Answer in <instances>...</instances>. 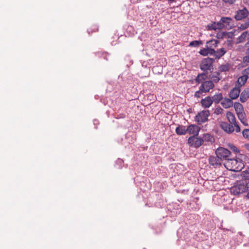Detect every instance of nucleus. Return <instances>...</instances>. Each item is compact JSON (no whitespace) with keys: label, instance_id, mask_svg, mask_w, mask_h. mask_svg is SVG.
<instances>
[{"label":"nucleus","instance_id":"nucleus-40","mask_svg":"<svg viewBox=\"0 0 249 249\" xmlns=\"http://www.w3.org/2000/svg\"><path fill=\"white\" fill-rule=\"evenodd\" d=\"M249 63V56H248L247 54L246 56H244L243 58V62L241 64H243L242 66V67H245L248 65Z\"/></svg>","mask_w":249,"mask_h":249},{"label":"nucleus","instance_id":"nucleus-50","mask_svg":"<svg viewBox=\"0 0 249 249\" xmlns=\"http://www.w3.org/2000/svg\"><path fill=\"white\" fill-rule=\"evenodd\" d=\"M233 34V32L231 31L230 32H226V37L228 38H231L232 35Z\"/></svg>","mask_w":249,"mask_h":249},{"label":"nucleus","instance_id":"nucleus-64","mask_svg":"<svg viewBox=\"0 0 249 249\" xmlns=\"http://www.w3.org/2000/svg\"><path fill=\"white\" fill-rule=\"evenodd\" d=\"M209 44H210V45L213 44L214 45V42L210 43Z\"/></svg>","mask_w":249,"mask_h":249},{"label":"nucleus","instance_id":"nucleus-34","mask_svg":"<svg viewBox=\"0 0 249 249\" xmlns=\"http://www.w3.org/2000/svg\"><path fill=\"white\" fill-rule=\"evenodd\" d=\"M203 44V41L199 40H193L191 41L189 44V47H196Z\"/></svg>","mask_w":249,"mask_h":249},{"label":"nucleus","instance_id":"nucleus-43","mask_svg":"<svg viewBox=\"0 0 249 249\" xmlns=\"http://www.w3.org/2000/svg\"><path fill=\"white\" fill-rule=\"evenodd\" d=\"M242 134L245 138L249 140V129L246 128L244 129L242 131Z\"/></svg>","mask_w":249,"mask_h":249},{"label":"nucleus","instance_id":"nucleus-7","mask_svg":"<svg viewBox=\"0 0 249 249\" xmlns=\"http://www.w3.org/2000/svg\"><path fill=\"white\" fill-rule=\"evenodd\" d=\"M249 14V12L248 9L244 7L242 10H238L236 12V14L234 16V18L237 20H241L243 19L246 18Z\"/></svg>","mask_w":249,"mask_h":249},{"label":"nucleus","instance_id":"nucleus-56","mask_svg":"<svg viewBox=\"0 0 249 249\" xmlns=\"http://www.w3.org/2000/svg\"><path fill=\"white\" fill-rule=\"evenodd\" d=\"M147 65H148V62H146V61H143L142 63V65L143 67H144V68H147Z\"/></svg>","mask_w":249,"mask_h":249},{"label":"nucleus","instance_id":"nucleus-5","mask_svg":"<svg viewBox=\"0 0 249 249\" xmlns=\"http://www.w3.org/2000/svg\"><path fill=\"white\" fill-rule=\"evenodd\" d=\"M200 129V127L194 124H191L187 126V132H188L189 134L193 135L189 138L188 142H192L193 140L195 139V137L198 136Z\"/></svg>","mask_w":249,"mask_h":249},{"label":"nucleus","instance_id":"nucleus-35","mask_svg":"<svg viewBox=\"0 0 249 249\" xmlns=\"http://www.w3.org/2000/svg\"><path fill=\"white\" fill-rule=\"evenodd\" d=\"M248 31H246L241 34V35L238 37V40L239 42H242L246 38L247 40V35Z\"/></svg>","mask_w":249,"mask_h":249},{"label":"nucleus","instance_id":"nucleus-46","mask_svg":"<svg viewBox=\"0 0 249 249\" xmlns=\"http://www.w3.org/2000/svg\"><path fill=\"white\" fill-rule=\"evenodd\" d=\"M114 117L117 119H124L125 117V114L124 113L116 114L114 115Z\"/></svg>","mask_w":249,"mask_h":249},{"label":"nucleus","instance_id":"nucleus-33","mask_svg":"<svg viewBox=\"0 0 249 249\" xmlns=\"http://www.w3.org/2000/svg\"><path fill=\"white\" fill-rule=\"evenodd\" d=\"M98 28H99V26L98 25L94 24L91 27V28H90L87 30V32H88L89 35H90L93 33L98 32Z\"/></svg>","mask_w":249,"mask_h":249},{"label":"nucleus","instance_id":"nucleus-9","mask_svg":"<svg viewBox=\"0 0 249 249\" xmlns=\"http://www.w3.org/2000/svg\"><path fill=\"white\" fill-rule=\"evenodd\" d=\"M209 164L213 166H221L223 161L219 158L218 156H210L209 158Z\"/></svg>","mask_w":249,"mask_h":249},{"label":"nucleus","instance_id":"nucleus-25","mask_svg":"<svg viewBox=\"0 0 249 249\" xmlns=\"http://www.w3.org/2000/svg\"><path fill=\"white\" fill-rule=\"evenodd\" d=\"M213 102L215 104H218L220 103L221 100L223 99V95L221 93L218 92L214 94L212 97H211Z\"/></svg>","mask_w":249,"mask_h":249},{"label":"nucleus","instance_id":"nucleus-58","mask_svg":"<svg viewBox=\"0 0 249 249\" xmlns=\"http://www.w3.org/2000/svg\"><path fill=\"white\" fill-rule=\"evenodd\" d=\"M244 147L247 150L249 151V143L245 144Z\"/></svg>","mask_w":249,"mask_h":249},{"label":"nucleus","instance_id":"nucleus-59","mask_svg":"<svg viewBox=\"0 0 249 249\" xmlns=\"http://www.w3.org/2000/svg\"><path fill=\"white\" fill-rule=\"evenodd\" d=\"M219 228L221 229V230L224 231H230L229 229H226V228H223L222 225H221V226L219 227Z\"/></svg>","mask_w":249,"mask_h":249},{"label":"nucleus","instance_id":"nucleus-53","mask_svg":"<svg viewBox=\"0 0 249 249\" xmlns=\"http://www.w3.org/2000/svg\"><path fill=\"white\" fill-rule=\"evenodd\" d=\"M245 47H249V32H248V35H247V42L245 44Z\"/></svg>","mask_w":249,"mask_h":249},{"label":"nucleus","instance_id":"nucleus-2","mask_svg":"<svg viewBox=\"0 0 249 249\" xmlns=\"http://www.w3.org/2000/svg\"><path fill=\"white\" fill-rule=\"evenodd\" d=\"M226 164L229 167H230L231 164V166L230 168L228 167L226 168L231 171H240L245 167L244 163L242 160H238L237 159H235L234 158H231L229 161H227Z\"/></svg>","mask_w":249,"mask_h":249},{"label":"nucleus","instance_id":"nucleus-30","mask_svg":"<svg viewBox=\"0 0 249 249\" xmlns=\"http://www.w3.org/2000/svg\"><path fill=\"white\" fill-rule=\"evenodd\" d=\"M234 107L236 111V113L241 112V111H244L243 105L239 102H236L234 103Z\"/></svg>","mask_w":249,"mask_h":249},{"label":"nucleus","instance_id":"nucleus-28","mask_svg":"<svg viewBox=\"0 0 249 249\" xmlns=\"http://www.w3.org/2000/svg\"><path fill=\"white\" fill-rule=\"evenodd\" d=\"M124 64L127 68H129L133 64V60L130 55H126L125 56Z\"/></svg>","mask_w":249,"mask_h":249},{"label":"nucleus","instance_id":"nucleus-31","mask_svg":"<svg viewBox=\"0 0 249 249\" xmlns=\"http://www.w3.org/2000/svg\"><path fill=\"white\" fill-rule=\"evenodd\" d=\"M124 164V160L122 159L119 158L116 160L114 166L116 168L120 169L123 168Z\"/></svg>","mask_w":249,"mask_h":249},{"label":"nucleus","instance_id":"nucleus-47","mask_svg":"<svg viewBox=\"0 0 249 249\" xmlns=\"http://www.w3.org/2000/svg\"><path fill=\"white\" fill-rule=\"evenodd\" d=\"M222 112H223V109L221 107H219L215 109L214 113L215 114H216V115H219V114H221L222 113Z\"/></svg>","mask_w":249,"mask_h":249},{"label":"nucleus","instance_id":"nucleus-18","mask_svg":"<svg viewBox=\"0 0 249 249\" xmlns=\"http://www.w3.org/2000/svg\"><path fill=\"white\" fill-rule=\"evenodd\" d=\"M176 133L178 135H183L187 132V128L185 126L181 124H178L175 129Z\"/></svg>","mask_w":249,"mask_h":249},{"label":"nucleus","instance_id":"nucleus-8","mask_svg":"<svg viewBox=\"0 0 249 249\" xmlns=\"http://www.w3.org/2000/svg\"><path fill=\"white\" fill-rule=\"evenodd\" d=\"M199 53L203 56H206L208 55H213V54L215 53V50L212 47H211V45L209 44H206V48H202L199 51Z\"/></svg>","mask_w":249,"mask_h":249},{"label":"nucleus","instance_id":"nucleus-36","mask_svg":"<svg viewBox=\"0 0 249 249\" xmlns=\"http://www.w3.org/2000/svg\"><path fill=\"white\" fill-rule=\"evenodd\" d=\"M228 146L231 150L233 151L235 154L239 153L240 152V150L236 146L232 143H229L228 144Z\"/></svg>","mask_w":249,"mask_h":249},{"label":"nucleus","instance_id":"nucleus-11","mask_svg":"<svg viewBox=\"0 0 249 249\" xmlns=\"http://www.w3.org/2000/svg\"><path fill=\"white\" fill-rule=\"evenodd\" d=\"M200 87H202V89L204 92H207L210 89H213L214 87V84L211 80L203 81Z\"/></svg>","mask_w":249,"mask_h":249},{"label":"nucleus","instance_id":"nucleus-39","mask_svg":"<svg viewBox=\"0 0 249 249\" xmlns=\"http://www.w3.org/2000/svg\"><path fill=\"white\" fill-rule=\"evenodd\" d=\"M249 27V20L246 21L244 23L241 24L239 27V29L241 30H244Z\"/></svg>","mask_w":249,"mask_h":249},{"label":"nucleus","instance_id":"nucleus-14","mask_svg":"<svg viewBox=\"0 0 249 249\" xmlns=\"http://www.w3.org/2000/svg\"><path fill=\"white\" fill-rule=\"evenodd\" d=\"M201 106L205 108L210 107L213 103V100L211 97L208 96L205 98L202 99L200 101Z\"/></svg>","mask_w":249,"mask_h":249},{"label":"nucleus","instance_id":"nucleus-13","mask_svg":"<svg viewBox=\"0 0 249 249\" xmlns=\"http://www.w3.org/2000/svg\"><path fill=\"white\" fill-rule=\"evenodd\" d=\"M240 91V88L236 86V87L233 88L232 89H231L230 92H229V97L231 98V99L233 100L237 99L239 96Z\"/></svg>","mask_w":249,"mask_h":249},{"label":"nucleus","instance_id":"nucleus-21","mask_svg":"<svg viewBox=\"0 0 249 249\" xmlns=\"http://www.w3.org/2000/svg\"><path fill=\"white\" fill-rule=\"evenodd\" d=\"M208 77L209 75L208 72H203L197 75L195 79V81L196 83L199 84L202 80H205L207 78H208Z\"/></svg>","mask_w":249,"mask_h":249},{"label":"nucleus","instance_id":"nucleus-15","mask_svg":"<svg viewBox=\"0 0 249 249\" xmlns=\"http://www.w3.org/2000/svg\"><path fill=\"white\" fill-rule=\"evenodd\" d=\"M203 142V139L202 138L195 137V139L191 142H188L191 146L195 148L199 147Z\"/></svg>","mask_w":249,"mask_h":249},{"label":"nucleus","instance_id":"nucleus-3","mask_svg":"<svg viewBox=\"0 0 249 249\" xmlns=\"http://www.w3.org/2000/svg\"><path fill=\"white\" fill-rule=\"evenodd\" d=\"M215 155L218 156L219 158L223 161L224 160H226L229 161V160L231 158V152L228 149L223 147H218L215 152Z\"/></svg>","mask_w":249,"mask_h":249},{"label":"nucleus","instance_id":"nucleus-17","mask_svg":"<svg viewBox=\"0 0 249 249\" xmlns=\"http://www.w3.org/2000/svg\"><path fill=\"white\" fill-rule=\"evenodd\" d=\"M249 98V89H245L241 93L240 96V101L242 103H245Z\"/></svg>","mask_w":249,"mask_h":249},{"label":"nucleus","instance_id":"nucleus-24","mask_svg":"<svg viewBox=\"0 0 249 249\" xmlns=\"http://www.w3.org/2000/svg\"><path fill=\"white\" fill-rule=\"evenodd\" d=\"M95 54L96 56L103 58L107 61L108 60V57L110 56V54L107 52H97L95 53Z\"/></svg>","mask_w":249,"mask_h":249},{"label":"nucleus","instance_id":"nucleus-49","mask_svg":"<svg viewBox=\"0 0 249 249\" xmlns=\"http://www.w3.org/2000/svg\"><path fill=\"white\" fill-rule=\"evenodd\" d=\"M107 90L108 92H111L113 90V88L111 83H108L107 86Z\"/></svg>","mask_w":249,"mask_h":249},{"label":"nucleus","instance_id":"nucleus-38","mask_svg":"<svg viewBox=\"0 0 249 249\" xmlns=\"http://www.w3.org/2000/svg\"><path fill=\"white\" fill-rule=\"evenodd\" d=\"M214 42V45L212 44L210 45L211 47H212L213 48H216L217 47L218 44L220 43V41L217 40H215L214 39H211V40H209L206 42V44H209L210 43H213Z\"/></svg>","mask_w":249,"mask_h":249},{"label":"nucleus","instance_id":"nucleus-20","mask_svg":"<svg viewBox=\"0 0 249 249\" xmlns=\"http://www.w3.org/2000/svg\"><path fill=\"white\" fill-rule=\"evenodd\" d=\"M233 99H231V98H225L224 101L221 103L222 106L225 108H230L233 106Z\"/></svg>","mask_w":249,"mask_h":249},{"label":"nucleus","instance_id":"nucleus-60","mask_svg":"<svg viewBox=\"0 0 249 249\" xmlns=\"http://www.w3.org/2000/svg\"><path fill=\"white\" fill-rule=\"evenodd\" d=\"M228 45V46H231L232 44V40H228L227 41Z\"/></svg>","mask_w":249,"mask_h":249},{"label":"nucleus","instance_id":"nucleus-61","mask_svg":"<svg viewBox=\"0 0 249 249\" xmlns=\"http://www.w3.org/2000/svg\"><path fill=\"white\" fill-rule=\"evenodd\" d=\"M246 54L248 55V56H249V47H248V48L247 49L246 51Z\"/></svg>","mask_w":249,"mask_h":249},{"label":"nucleus","instance_id":"nucleus-63","mask_svg":"<svg viewBox=\"0 0 249 249\" xmlns=\"http://www.w3.org/2000/svg\"><path fill=\"white\" fill-rule=\"evenodd\" d=\"M175 0H168V1L170 3L174 2V1H175Z\"/></svg>","mask_w":249,"mask_h":249},{"label":"nucleus","instance_id":"nucleus-57","mask_svg":"<svg viewBox=\"0 0 249 249\" xmlns=\"http://www.w3.org/2000/svg\"><path fill=\"white\" fill-rule=\"evenodd\" d=\"M245 197L248 199H249V181H248V191L247 195L245 196Z\"/></svg>","mask_w":249,"mask_h":249},{"label":"nucleus","instance_id":"nucleus-32","mask_svg":"<svg viewBox=\"0 0 249 249\" xmlns=\"http://www.w3.org/2000/svg\"><path fill=\"white\" fill-rule=\"evenodd\" d=\"M215 73H216V75H209V77L208 78L209 79H213V83H217V82H219V81L220 80V78L218 77V76L220 75V73L219 72H215Z\"/></svg>","mask_w":249,"mask_h":249},{"label":"nucleus","instance_id":"nucleus-41","mask_svg":"<svg viewBox=\"0 0 249 249\" xmlns=\"http://www.w3.org/2000/svg\"><path fill=\"white\" fill-rule=\"evenodd\" d=\"M202 92H204V90L202 89V87H199V90L195 92L194 96L197 98H200L201 94Z\"/></svg>","mask_w":249,"mask_h":249},{"label":"nucleus","instance_id":"nucleus-52","mask_svg":"<svg viewBox=\"0 0 249 249\" xmlns=\"http://www.w3.org/2000/svg\"><path fill=\"white\" fill-rule=\"evenodd\" d=\"M242 74H243L244 75V74H247V75H248L249 74V67H248L247 68L245 69L242 71Z\"/></svg>","mask_w":249,"mask_h":249},{"label":"nucleus","instance_id":"nucleus-6","mask_svg":"<svg viewBox=\"0 0 249 249\" xmlns=\"http://www.w3.org/2000/svg\"><path fill=\"white\" fill-rule=\"evenodd\" d=\"M214 61L215 59L213 58L207 57L203 58L200 64V69L204 71L211 70L213 69V65Z\"/></svg>","mask_w":249,"mask_h":249},{"label":"nucleus","instance_id":"nucleus-45","mask_svg":"<svg viewBox=\"0 0 249 249\" xmlns=\"http://www.w3.org/2000/svg\"><path fill=\"white\" fill-rule=\"evenodd\" d=\"M216 30L217 29H222L225 27V25L223 24V23L221 21V19L219 22H216Z\"/></svg>","mask_w":249,"mask_h":249},{"label":"nucleus","instance_id":"nucleus-44","mask_svg":"<svg viewBox=\"0 0 249 249\" xmlns=\"http://www.w3.org/2000/svg\"><path fill=\"white\" fill-rule=\"evenodd\" d=\"M216 22H213L211 24L208 25L207 29L208 30H216Z\"/></svg>","mask_w":249,"mask_h":249},{"label":"nucleus","instance_id":"nucleus-22","mask_svg":"<svg viewBox=\"0 0 249 249\" xmlns=\"http://www.w3.org/2000/svg\"><path fill=\"white\" fill-rule=\"evenodd\" d=\"M226 50L224 48H221L215 50V53L213 55L215 57L214 59H215V60L216 59H220L226 53Z\"/></svg>","mask_w":249,"mask_h":249},{"label":"nucleus","instance_id":"nucleus-29","mask_svg":"<svg viewBox=\"0 0 249 249\" xmlns=\"http://www.w3.org/2000/svg\"><path fill=\"white\" fill-rule=\"evenodd\" d=\"M203 142L206 141L207 142H212L214 141V138L213 135L209 133H205L203 135Z\"/></svg>","mask_w":249,"mask_h":249},{"label":"nucleus","instance_id":"nucleus-10","mask_svg":"<svg viewBox=\"0 0 249 249\" xmlns=\"http://www.w3.org/2000/svg\"><path fill=\"white\" fill-rule=\"evenodd\" d=\"M220 126L225 132L228 134L232 133L234 130V126L232 124H228L226 122H221Z\"/></svg>","mask_w":249,"mask_h":249},{"label":"nucleus","instance_id":"nucleus-62","mask_svg":"<svg viewBox=\"0 0 249 249\" xmlns=\"http://www.w3.org/2000/svg\"><path fill=\"white\" fill-rule=\"evenodd\" d=\"M131 1L133 3H136L138 2V0H131Z\"/></svg>","mask_w":249,"mask_h":249},{"label":"nucleus","instance_id":"nucleus-42","mask_svg":"<svg viewBox=\"0 0 249 249\" xmlns=\"http://www.w3.org/2000/svg\"><path fill=\"white\" fill-rule=\"evenodd\" d=\"M215 36L217 39L224 38L226 37V31L217 33Z\"/></svg>","mask_w":249,"mask_h":249},{"label":"nucleus","instance_id":"nucleus-55","mask_svg":"<svg viewBox=\"0 0 249 249\" xmlns=\"http://www.w3.org/2000/svg\"><path fill=\"white\" fill-rule=\"evenodd\" d=\"M181 212V211L180 210H176V212L175 211H174L173 213H175L174 214H173L172 216H176L178 214H180Z\"/></svg>","mask_w":249,"mask_h":249},{"label":"nucleus","instance_id":"nucleus-26","mask_svg":"<svg viewBox=\"0 0 249 249\" xmlns=\"http://www.w3.org/2000/svg\"><path fill=\"white\" fill-rule=\"evenodd\" d=\"M227 118L230 124H233L236 123L235 117L231 112L229 111L227 112Z\"/></svg>","mask_w":249,"mask_h":249},{"label":"nucleus","instance_id":"nucleus-4","mask_svg":"<svg viewBox=\"0 0 249 249\" xmlns=\"http://www.w3.org/2000/svg\"><path fill=\"white\" fill-rule=\"evenodd\" d=\"M210 115V112L209 110H203L199 112L195 117V121L198 125H201L208 121V117Z\"/></svg>","mask_w":249,"mask_h":249},{"label":"nucleus","instance_id":"nucleus-48","mask_svg":"<svg viewBox=\"0 0 249 249\" xmlns=\"http://www.w3.org/2000/svg\"><path fill=\"white\" fill-rule=\"evenodd\" d=\"M234 126L235 127V131L236 132H239L241 131L240 127L239 125L237 124V122L234 124Z\"/></svg>","mask_w":249,"mask_h":249},{"label":"nucleus","instance_id":"nucleus-12","mask_svg":"<svg viewBox=\"0 0 249 249\" xmlns=\"http://www.w3.org/2000/svg\"><path fill=\"white\" fill-rule=\"evenodd\" d=\"M221 21L223 24H226V27L228 29H231L234 26L233 19L230 17H223L221 18Z\"/></svg>","mask_w":249,"mask_h":249},{"label":"nucleus","instance_id":"nucleus-27","mask_svg":"<svg viewBox=\"0 0 249 249\" xmlns=\"http://www.w3.org/2000/svg\"><path fill=\"white\" fill-rule=\"evenodd\" d=\"M231 68V65L227 63L225 64H222L221 65L218 67V71L219 72H227L229 71Z\"/></svg>","mask_w":249,"mask_h":249},{"label":"nucleus","instance_id":"nucleus-19","mask_svg":"<svg viewBox=\"0 0 249 249\" xmlns=\"http://www.w3.org/2000/svg\"><path fill=\"white\" fill-rule=\"evenodd\" d=\"M236 114L239 120L241 121V122L245 125H248V124L247 123V119L246 118V115L244 111L237 112Z\"/></svg>","mask_w":249,"mask_h":249},{"label":"nucleus","instance_id":"nucleus-51","mask_svg":"<svg viewBox=\"0 0 249 249\" xmlns=\"http://www.w3.org/2000/svg\"><path fill=\"white\" fill-rule=\"evenodd\" d=\"M224 2L232 4L234 3L236 0H222Z\"/></svg>","mask_w":249,"mask_h":249},{"label":"nucleus","instance_id":"nucleus-16","mask_svg":"<svg viewBox=\"0 0 249 249\" xmlns=\"http://www.w3.org/2000/svg\"><path fill=\"white\" fill-rule=\"evenodd\" d=\"M248 79L249 76L247 74H244L240 76L236 81V86L240 88L242 86H244L246 84Z\"/></svg>","mask_w":249,"mask_h":249},{"label":"nucleus","instance_id":"nucleus-37","mask_svg":"<svg viewBox=\"0 0 249 249\" xmlns=\"http://www.w3.org/2000/svg\"><path fill=\"white\" fill-rule=\"evenodd\" d=\"M241 179L249 181V167L243 172L242 178Z\"/></svg>","mask_w":249,"mask_h":249},{"label":"nucleus","instance_id":"nucleus-23","mask_svg":"<svg viewBox=\"0 0 249 249\" xmlns=\"http://www.w3.org/2000/svg\"><path fill=\"white\" fill-rule=\"evenodd\" d=\"M137 34V32L132 26L129 25L127 27L125 33V36L132 37Z\"/></svg>","mask_w":249,"mask_h":249},{"label":"nucleus","instance_id":"nucleus-54","mask_svg":"<svg viewBox=\"0 0 249 249\" xmlns=\"http://www.w3.org/2000/svg\"><path fill=\"white\" fill-rule=\"evenodd\" d=\"M93 124L95 125V128L97 129V125L99 124V121L96 120V119H94L93 120Z\"/></svg>","mask_w":249,"mask_h":249},{"label":"nucleus","instance_id":"nucleus-1","mask_svg":"<svg viewBox=\"0 0 249 249\" xmlns=\"http://www.w3.org/2000/svg\"><path fill=\"white\" fill-rule=\"evenodd\" d=\"M230 191L231 194L235 196H239L248 191V181L244 179L237 180L232 186Z\"/></svg>","mask_w":249,"mask_h":249}]
</instances>
